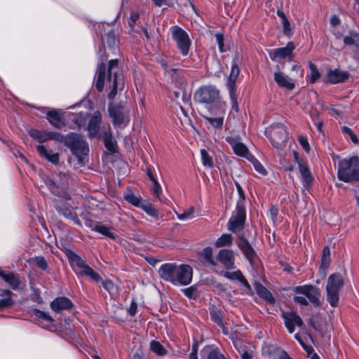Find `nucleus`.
I'll return each instance as SVG.
<instances>
[{
    "label": "nucleus",
    "instance_id": "nucleus-1",
    "mask_svg": "<svg viewBox=\"0 0 359 359\" xmlns=\"http://www.w3.org/2000/svg\"><path fill=\"white\" fill-rule=\"evenodd\" d=\"M118 69V60L114 59L109 61L107 67L105 62L102 61L97 65L96 69V88L98 92H102L104 87V81L107 79L111 88L107 96L111 100L116 97L118 90H121L124 87V82L121 75L118 74L116 71Z\"/></svg>",
    "mask_w": 359,
    "mask_h": 359
},
{
    "label": "nucleus",
    "instance_id": "nucleus-2",
    "mask_svg": "<svg viewBox=\"0 0 359 359\" xmlns=\"http://www.w3.org/2000/svg\"><path fill=\"white\" fill-rule=\"evenodd\" d=\"M158 272L162 279L173 285H189L193 276V270L189 265H177L176 263H165L161 265Z\"/></svg>",
    "mask_w": 359,
    "mask_h": 359
},
{
    "label": "nucleus",
    "instance_id": "nucleus-3",
    "mask_svg": "<svg viewBox=\"0 0 359 359\" xmlns=\"http://www.w3.org/2000/svg\"><path fill=\"white\" fill-rule=\"evenodd\" d=\"M337 177L345 182H359V157L353 156L339 161Z\"/></svg>",
    "mask_w": 359,
    "mask_h": 359
},
{
    "label": "nucleus",
    "instance_id": "nucleus-4",
    "mask_svg": "<svg viewBox=\"0 0 359 359\" xmlns=\"http://www.w3.org/2000/svg\"><path fill=\"white\" fill-rule=\"evenodd\" d=\"M62 142L70 149L72 154L77 158L79 163L83 164L84 157L89 152L88 144L83 137L78 133H70L67 136H64Z\"/></svg>",
    "mask_w": 359,
    "mask_h": 359
},
{
    "label": "nucleus",
    "instance_id": "nucleus-5",
    "mask_svg": "<svg viewBox=\"0 0 359 359\" xmlns=\"http://www.w3.org/2000/svg\"><path fill=\"white\" fill-rule=\"evenodd\" d=\"M344 285V278L339 273H334L329 276L326 285L327 300L332 306L336 307L338 305L339 290Z\"/></svg>",
    "mask_w": 359,
    "mask_h": 359
},
{
    "label": "nucleus",
    "instance_id": "nucleus-6",
    "mask_svg": "<svg viewBox=\"0 0 359 359\" xmlns=\"http://www.w3.org/2000/svg\"><path fill=\"white\" fill-rule=\"evenodd\" d=\"M219 97V91L215 86L208 85L200 87L194 93V99L196 102L210 104Z\"/></svg>",
    "mask_w": 359,
    "mask_h": 359
},
{
    "label": "nucleus",
    "instance_id": "nucleus-7",
    "mask_svg": "<svg viewBox=\"0 0 359 359\" xmlns=\"http://www.w3.org/2000/svg\"><path fill=\"white\" fill-rule=\"evenodd\" d=\"M269 139L275 148L278 149L284 148L287 140L286 126L280 123L272 125L269 130Z\"/></svg>",
    "mask_w": 359,
    "mask_h": 359
},
{
    "label": "nucleus",
    "instance_id": "nucleus-8",
    "mask_svg": "<svg viewBox=\"0 0 359 359\" xmlns=\"http://www.w3.org/2000/svg\"><path fill=\"white\" fill-rule=\"evenodd\" d=\"M245 218V205H242L241 202H237L236 210L233 212L227 223L228 230L235 233L243 230Z\"/></svg>",
    "mask_w": 359,
    "mask_h": 359
},
{
    "label": "nucleus",
    "instance_id": "nucleus-9",
    "mask_svg": "<svg viewBox=\"0 0 359 359\" xmlns=\"http://www.w3.org/2000/svg\"><path fill=\"white\" fill-rule=\"evenodd\" d=\"M293 291L297 294H302L306 296L314 306L318 307L320 306V292L318 287L312 285H305L294 287Z\"/></svg>",
    "mask_w": 359,
    "mask_h": 359
},
{
    "label": "nucleus",
    "instance_id": "nucleus-10",
    "mask_svg": "<svg viewBox=\"0 0 359 359\" xmlns=\"http://www.w3.org/2000/svg\"><path fill=\"white\" fill-rule=\"evenodd\" d=\"M172 38L176 41L177 47L183 55L189 53L191 41L187 33L182 28L175 26L172 32Z\"/></svg>",
    "mask_w": 359,
    "mask_h": 359
},
{
    "label": "nucleus",
    "instance_id": "nucleus-11",
    "mask_svg": "<svg viewBox=\"0 0 359 359\" xmlns=\"http://www.w3.org/2000/svg\"><path fill=\"white\" fill-rule=\"evenodd\" d=\"M109 116L115 126L121 127L126 123V114L124 107L119 103L111 102L108 107Z\"/></svg>",
    "mask_w": 359,
    "mask_h": 359
},
{
    "label": "nucleus",
    "instance_id": "nucleus-12",
    "mask_svg": "<svg viewBox=\"0 0 359 359\" xmlns=\"http://www.w3.org/2000/svg\"><path fill=\"white\" fill-rule=\"evenodd\" d=\"M29 135L34 139H36L40 142H44L51 140L62 143L64 140V135L57 132H48L46 130H38L32 129L29 131Z\"/></svg>",
    "mask_w": 359,
    "mask_h": 359
},
{
    "label": "nucleus",
    "instance_id": "nucleus-13",
    "mask_svg": "<svg viewBox=\"0 0 359 359\" xmlns=\"http://www.w3.org/2000/svg\"><path fill=\"white\" fill-rule=\"evenodd\" d=\"M53 202L54 206L59 213L62 214L65 218L72 220L79 226H82L81 222L78 218L77 215L73 212L69 207L65 203H61L57 200H55Z\"/></svg>",
    "mask_w": 359,
    "mask_h": 359
},
{
    "label": "nucleus",
    "instance_id": "nucleus-14",
    "mask_svg": "<svg viewBox=\"0 0 359 359\" xmlns=\"http://www.w3.org/2000/svg\"><path fill=\"white\" fill-rule=\"evenodd\" d=\"M239 241L238 242V246L244 254L245 258L250 262L252 263L257 257V254L248 241V239L243 236H238Z\"/></svg>",
    "mask_w": 359,
    "mask_h": 359
},
{
    "label": "nucleus",
    "instance_id": "nucleus-15",
    "mask_svg": "<svg viewBox=\"0 0 359 359\" xmlns=\"http://www.w3.org/2000/svg\"><path fill=\"white\" fill-rule=\"evenodd\" d=\"M282 317L285 320V325L288 330L290 333H292L294 330V325L298 327H302L304 325L303 320L294 312L283 313Z\"/></svg>",
    "mask_w": 359,
    "mask_h": 359
},
{
    "label": "nucleus",
    "instance_id": "nucleus-16",
    "mask_svg": "<svg viewBox=\"0 0 359 359\" xmlns=\"http://www.w3.org/2000/svg\"><path fill=\"white\" fill-rule=\"evenodd\" d=\"M73 306L72 301L66 297H57L50 303V308L56 313L70 310Z\"/></svg>",
    "mask_w": 359,
    "mask_h": 359
},
{
    "label": "nucleus",
    "instance_id": "nucleus-17",
    "mask_svg": "<svg viewBox=\"0 0 359 359\" xmlns=\"http://www.w3.org/2000/svg\"><path fill=\"white\" fill-rule=\"evenodd\" d=\"M349 73L347 72L339 71V69H330L327 74L325 83H338L344 82L349 78Z\"/></svg>",
    "mask_w": 359,
    "mask_h": 359
},
{
    "label": "nucleus",
    "instance_id": "nucleus-18",
    "mask_svg": "<svg viewBox=\"0 0 359 359\" xmlns=\"http://www.w3.org/2000/svg\"><path fill=\"white\" fill-rule=\"evenodd\" d=\"M217 259L224 264L226 269H231L234 267V255L231 250H220L217 255Z\"/></svg>",
    "mask_w": 359,
    "mask_h": 359
},
{
    "label": "nucleus",
    "instance_id": "nucleus-19",
    "mask_svg": "<svg viewBox=\"0 0 359 359\" xmlns=\"http://www.w3.org/2000/svg\"><path fill=\"white\" fill-rule=\"evenodd\" d=\"M102 140L104 147L111 154H115L118 152V146L116 142L113 140V136L111 132L110 126H108V127L104 130H103Z\"/></svg>",
    "mask_w": 359,
    "mask_h": 359
},
{
    "label": "nucleus",
    "instance_id": "nucleus-20",
    "mask_svg": "<svg viewBox=\"0 0 359 359\" xmlns=\"http://www.w3.org/2000/svg\"><path fill=\"white\" fill-rule=\"evenodd\" d=\"M101 121V113L99 111H95L88 126V135L90 138H93L97 135L100 130V125Z\"/></svg>",
    "mask_w": 359,
    "mask_h": 359
},
{
    "label": "nucleus",
    "instance_id": "nucleus-21",
    "mask_svg": "<svg viewBox=\"0 0 359 359\" xmlns=\"http://www.w3.org/2000/svg\"><path fill=\"white\" fill-rule=\"evenodd\" d=\"M295 46L292 42L287 43V46L283 48H279L271 50L269 53L270 58L272 60H276L278 57L285 58L290 56Z\"/></svg>",
    "mask_w": 359,
    "mask_h": 359
},
{
    "label": "nucleus",
    "instance_id": "nucleus-22",
    "mask_svg": "<svg viewBox=\"0 0 359 359\" xmlns=\"http://www.w3.org/2000/svg\"><path fill=\"white\" fill-rule=\"evenodd\" d=\"M46 184L48 186L49 190L55 196L63 198L66 200H69L70 196L67 192V190L65 187H61L56 184V182L52 179H47Z\"/></svg>",
    "mask_w": 359,
    "mask_h": 359
},
{
    "label": "nucleus",
    "instance_id": "nucleus-23",
    "mask_svg": "<svg viewBox=\"0 0 359 359\" xmlns=\"http://www.w3.org/2000/svg\"><path fill=\"white\" fill-rule=\"evenodd\" d=\"M36 151L42 158H44L49 162L55 165L59 163L60 156L58 153H53L51 149H48L44 145H38Z\"/></svg>",
    "mask_w": 359,
    "mask_h": 359
},
{
    "label": "nucleus",
    "instance_id": "nucleus-24",
    "mask_svg": "<svg viewBox=\"0 0 359 359\" xmlns=\"http://www.w3.org/2000/svg\"><path fill=\"white\" fill-rule=\"evenodd\" d=\"M46 115L48 121L55 128H62L65 126V123L62 115L55 109L48 111Z\"/></svg>",
    "mask_w": 359,
    "mask_h": 359
},
{
    "label": "nucleus",
    "instance_id": "nucleus-25",
    "mask_svg": "<svg viewBox=\"0 0 359 359\" xmlns=\"http://www.w3.org/2000/svg\"><path fill=\"white\" fill-rule=\"evenodd\" d=\"M274 81L281 88H285L287 90H292L294 88V83L291 81L287 76H285L280 72L274 73Z\"/></svg>",
    "mask_w": 359,
    "mask_h": 359
},
{
    "label": "nucleus",
    "instance_id": "nucleus-26",
    "mask_svg": "<svg viewBox=\"0 0 359 359\" xmlns=\"http://www.w3.org/2000/svg\"><path fill=\"white\" fill-rule=\"evenodd\" d=\"M238 58L233 60L228 81L229 90H236V81L239 75L240 69L238 65Z\"/></svg>",
    "mask_w": 359,
    "mask_h": 359
},
{
    "label": "nucleus",
    "instance_id": "nucleus-27",
    "mask_svg": "<svg viewBox=\"0 0 359 359\" xmlns=\"http://www.w3.org/2000/svg\"><path fill=\"white\" fill-rule=\"evenodd\" d=\"M255 289L257 294L270 304H274L276 301L271 292L259 283H255Z\"/></svg>",
    "mask_w": 359,
    "mask_h": 359
},
{
    "label": "nucleus",
    "instance_id": "nucleus-28",
    "mask_svg": "<svg viewBox=\"0 0 359 359\" xmlns=\"http://www.w3.org/2000/svg\"><path fill=\"white\" fill-rule=\"evenodd\" d=\"M201 356H206L207 359H226V357L220 353L218 348H212L206 346L201 351Z\"/></svg>",
    "mask_w": 359,
    "mask_h": 359
},
{
    "label": "nucleus",
    "instance_id": "nucleus-29",
    "mask_svg": "<svg viewBox=\"0 0 359 359\" xmlns=\"http://www.w3.org/2000/svg\"><path fill=\"white\" fill-rule=\"evenodd\" d=\"M0 277L13 290H16L19 286V276L13 272L6 273L4 271L0 270Z\"/></svg>",
    "mask_w": 359,
    "mask_h": 359
},
{
    "label": "nucleus",
    "instance_id": "nucleus-30",
    "mask_svg": "<svg viewBox=\"0 0 359 359\" xmlns=\"http://www.w3.org/2000/svg\"><path fill=\"white\" fill-rule=\"evenodd\" d=\"M67 257L71 265L76 266L81 270H84L88 266L85 260L73 251L69 250Z\"/></svg>",
    "mask_w": 359,
    "mask_h": 359
},
{
    "label": "nucleus",
    "instance_id": "nucleus-31",
    "mask_svg": "<svg viewBox=\"0 0 359 359\" xmlns=\"http://www.w3.org/2000/svg\"><path fill=\"white\" fill-rule=\"evenodd\" d=\"M299 170L303 177L304 186L306 187H310L312 184L313 178L309 168L304 162H299Z\"/></svg>",
    "mask_w": 359,
    "mask_h": 359
},
{
    "label": "nucleus",
    "instance_id": "nucleus-32",
    "mask_svg": "<svg viewBox=\"0 0 359 359\" xmlns=\"http://www.w3.org/2000/svg\"><path fill=\"white\" fill-rule=\"evenodd\" d=\"M201 261L204 264L208 263L210 265L215 266V262L212 256V248L211 247L205 248L202 252L198 253Z\"/></svg>",
    "mask_w": 359,
    "mask_h": 359
},
{
    "label": "nucleus",
    "instance_id": "nucleus-33",
    "mask_svg": "<svg viewBox=\"0 0 359 359\" xmlns=\"http://www.w3.org/2000/svg\"><path fill=\"white\" fill-rule=\"evenodd\" d=\"M277 15L282 20L283 34L287 36H291L292 34V29L291 27L290 22L288 20L287 18L286 17L285 14L284 13L283 11L281 9H278Z\"/></svg>",
    "mask_w": 359,
    "mask_h": 359
},
{
    "label": "nucleus",
    "instance_id": "nucleus-34",
    "mask_svg": "<svg viewBox=\"0 0 359 359\" xmlns=\"http://www.w3.org/2000/svg\"><path fill=\"white\" fill-rule=\"evenodd\" d=\"M210 315L211 320L214 323H215L218 326L221 327H224V325L223 323V316L222 314V311L219 309L212 306L210 310Z\"/></svg>",
    "mask_w": 359,
    "mask_h": 359
},
{
    "label": "nucleus",
    "instance_id": "nucleus-35",
    "mask_svg": "<svg viewBox=\"0 0 359 359\" xmlns=\"http://www.w3.org/2000/svg\"><path fill=\"white\" fill-rule=\"evenodd\" d=\"M93 231H97L100 233L111 239H115L116 238V236L110 231V229L109 227L103 225L100 222H95L94 226L93 227Z\"/></svg>",
    "mask_w": 359,
    "mask_h": 359
},
{
    "label": "nucleus",
    "instance_id": "nucleus-36",
    "mask_svg": "<svg viewBox=\"0 0 359 359\" xmlns=\"http://www.w3.org/2000/svg\"><path fill=\"white\" fill-rule=\"evenodd\" d=\"M123 198L127 202L135 206L139 207L141 205L140 196H135L130 188H127L126 191L124 193Z\"/></svg>",
    "mask_w": 359,
    "mask_h": 359
},
{
    "label": "nucleus",
    "instance_id": "nucleus-37",
    "mask_svg": "<svg viewBox=\"0 0 359 359\" xmlns=\"http://www.w3.org/2000/svg\"><path fill=\"white\" fill-rule=\"evenodd\" d=\"M344 43L347 46L354 45L356 47H359V34L353 31L349 32L348 36H346L344 38Z\"/></svg>",
    "mask_w": 359,
    "mask_h": 359
},
{
    "label": "nucleus",
    "instance_id": "nucleus-38",
    "mask_svg": "<svg viewBox=\"0 0 359 359\" xmlns=\"http://www.w3.org/2000/svg\"><path fill=\"white\" fill-rule=\"evenodd\" d=\"M80 276H86L91 278V280L99 283L102 280L101 276L95 272L91 267L88 266L84 270H81L79 272Z\"/></svg>",
    "mask_w": 359,
    "mask_h": 359
},
{
    "label": "nucleus",
    "instance_id": "nucleus-39",
    "mask_svg": "<svg viewBox=\"0 0 359 359\" xmlns=\"http://www.w3.org/2000/svg\"><path fill=\"white\" fill-rule=\"evenodd\" d=\"M233 243V237L231 234H222L215 242V246L220 248L223 246H231Z\"/></svg>",
    "mask_w": 359,
    "mask_h": 359
},
{
    "label": "nucleus",
    "instance_id": "nucleus-40",
    "mask_svg": "<svg viewBox=\"0 0 359 359\" xmlns=\"http://www.w3.org/2000/svg\"><path fill=\"white\" fill-rule=\"evenodd\" d=\"M102 40L107 43L109 47L113 48L116 45L117 38L114 29H111L102 37Z\"/></svg>",
    "mask_w": 359,
    "mask_h": 359
},
{
    "label": "nucleus",
    "instance_id": "nucleus-41",
    "mask_svg": "<svg viewBox=\"0 0 359 359\" xmlns=\"http://www.w3.org/2000/svg\"><path fill=\"white\" fill-rule=\"evenodd\" d=\"M151 350L158 355H164L166 354L167 351L163 346L158 341L153 340L150 343Z\"/></svg>",
    "mask_w": 359,
    "mask_h": 359
},
{
    "label": "nucleus",
    "instance_id": "nucleus-42",
    "mask_svg": "<svg viewBox=\"0 0 359 359\" xmlns=\"http://www.w3.org/2000/svg\"><path fill=\"white\" fill-rule=\"evenodd\" d=\"M141 208L149 215L158 219V211L150 203L141 204Z\"/></svg>",
    "mask_w": 359,
    "mask_h": 359
},
{
    "label": "nucleus",
    "instance_id": "nucleus-43",
    "mask_svg": "<svg viewBox=\"0 0 359 359\" xmlns=\"http://www.w3.org/2000/svg\"><path fill=\"white\" fill-rule=\"evenodd\" d=\"M204 118L215 129H221L223 126L224 118L222 117L212 118L203 116Z\"/></svg>",
    "mask_w": 359,
    "mask_h": 359
},
{
    "label": "nucleus",
    "instance_id": "nucleus-44",
    "mask_svg": "<svg viewBox=\"0 0 359 359\" xmlns=\"http://www.w3.org/2000/svg\"><path fill=\"white\" fill-rule=\"evenodd\" d=\"M249 161L252 163L255 169L260 174L265 175L267 174V172L266 169L264 168V166L261 164V163L256 159L254 156H250L248 158Z\"/></svg>",
    "mask_w": 359,
    "mask_h": 359
},
{
    "label": "nucleus",
    "instance_id": "nucleus-45",
    "mask_svg": "<svg viewBox=\"0 0 359 359\" xmlns=\"http://www.w3.org/2000/svg\"><path fill=\"white\" fill-rule=\"evenodd\" d=\"M15 304L12 297H7L0 299V312L12 307Z\"/></svg>",
    "mask_w": 359,
    "mask_h": 359
},
{
    "label": "nucleus",
    "instance_id": "nucleus-46",
    "mask_svg": "<svg viewBox=\"0 0 359 359\" xmlns=\"http://www.w3.org/2000/svg\"><path fill=\"white\" fill-rule=\"evenodd\" d=\"M32 314L33 316L38 318L43 319L50 323L54 321L53 318L51 316H50L48 313L37 309H34L32 310Z\"/></svg>",
    "mask_w": 359,
    "mask_h": 359
},
{
    "label": "nucleus",
    "instance_id": "nucleus-47",
    "mask_svg": "<svg viewBox=\"0 0 359 359\" xmlns=\"http://www.w3.org/2000/svg\"><path fill=\"white\" fill-rule=\"evenodd\" d=\"M233 149L236 154L242 157L247 156V154L248 153V149L247 147L241 142H239L238 144H236L235 147L233 148Z\"/></svg>",
    "mask_w": 359,
    "mask_h": 359
},
{
    "label": "nucleus",
    "instance_id": "nucleus-48",
    "mask_svg": "<svg viewBox=\"0 0 359 359\" xmlns=\"http://www.w3.org/2000/svg\"><path fill=\"white\" fill-rule=\"evenodd\" d=\"M201 154L203 164L206 167L212 168L213 162L208 151L205 149H201Z\"/></svg>",
    "mask_w": 359,
    "mask_h": 359
},
{
    "label": "nucleus",
    "instance_id": "nucleus-49",
    "mask_svg": "<svg viewBox=\"0 0 359 359\" xmlns=\"http://www.w3.org/2000/svg\"><path fill=\"white\" fill-rule=\"evenodd\" d=\"M217 43L219 46V49L221 53L226 52L229 50V47L226 46L224 45V34L221 33H218L215 35Z\"/></svg>",
    "mask_w": 359,
    "mask_h": 359
},
{
    "label": "nucleus",
    "instance_id": "nucleus-50",
    "mask_svg": "<svg viewBox=\"0 0 359 359\" xmlns=\"http://www.w3.org/2000/svg\"><path fill=\"white\" fill-rule=\"evenodd\" d=\"M309 68L311 72L310 82L313 83L320 77V73L318 70L317 67L311 62L309 64Z\"/></svg>",
    "mask_w": 359,
    "mask_h": 359
},
{
    "label": "nucleus",
    "instance_id": "nucleus-51",
    "mask_svg": "<svg viewBox=\"0 0 359 359\" xmlns=\"http://www.w3.org/2000/svg\"><path fill=\"white\" fill-rule=\"evenodd\" d=\"M182 292L189 299H196L198 297L197 288L194 285L183 289Z\"/></svg>",
    "mask_w": 359,
    "mask_h": 359
},
{
    "label": "nucleus",
    "instance_id": "nucleus-52",
    "mask_svg": "<svg viewBox=\"0 0 359 359\" xmlns=\"http://www.w3.org/2000/svg\"><path fill=\"white\" fill-rule=\"evenodd\" d=\"M33 262L36 266L41 270H46L48 268V264L45 258L42 256L35 257L33 258Z\"/></svg>",
    "mask_w": 359,
    "mask_h": 359
},
{
    "label": "nucleus",
    "instance_id": "nucleus-53",
    "mask_svg": "<svg viewBox=\"0 0 359 359\" xmlns=\"http://www.w3.org/2000/svg\"><path fill=\"white\" fill-rule=\"evenodd\" d=\"M341 132L343 133H346V134L350 136L351 141L354 144L358 143L359 140H358V136L353 132V130L350 128H348L347 126H343L341 128Z\"/></svg>",
    "mask_w": 359,
    "mask_h": 359
},
{
    "label": "nucleus",
    "instance_id": "nucleus-54",
    "mask_svg": "<svg viewBox=\"0 0 359 359\" xmlns=\"http://www.w3.org/2000/svg\"><path fill=\"white\" fill-rule=\"evenodd\" d=\"M274 353L276 355V357H274L273 359H293L285 350L280 348H276L274 351Z\"/></svg>",
    "mask_w": 359,
    "mask_h": 359
},
{
    "label": "nucleus",
    "instance_id": "nucleus-55",
    "mask_svg": "<svg viewBox=\"0 0 359 359\" xmlns=\"http://www.w3.org/2000/svg\"><path fill=\"white\" fill-rule=\"evenodd\" d=\"M320 318L319 316H313L310 320V323L311 326L315 329V330L322 332L321 325L320 323Z\"/></svg>",
    "mask_w": 359,
    "mask_h": 359
},
{
    "label": "nucleus",
    "instance_id": "nucleus-56",
    "mask_svg": "<svg viewBox=\"0 0 359 359\" xmlns=\"http://www.w3.org/2000/svg\"><path fill=\"white\" fill-rule=\"evenodd\" d=\"M229 95L232 103V109L236 111H238L239 107L237 101V95L236 94V90H229Z\"/></svg>",
    "mask_w": 359,
    "mask_h": 359
},
{
    "label": "nucleus",
    "instance_id": "nucleus-57",
    "mask_svg": "<svg viewBox=\"0 0 359 359\" xmlns=\"http://www.w3.org/2000/svg\"><path fill=\"white\" fill-rule=\"evenodd\" d=\"M243 273L240 270L233 272H226L224 276L230 280H238L242 277Z\"/></svg>",
    "mask_w": 359,
    "mask_h": 359
},
{
    "label": "nucleus",
    "instance_id": "nucleus-58",
    "mask_svg": "<svg viewBox=\"0 0 359 359\" xmlns=\"http://www.w3.org/2000/svg\"><path fill=\"white\" fill-rule=\"evenodd\" d=\"M298 141L302 147L305 150L306 152H309L310 151V146L308 142V140L304 136H299L298 137Z\"/></svg>",
    "mask_w": 359,
    "mask_h": 359
},
{
    "label": "nucleus",
    "instance_id": "nucleus-59",
    "mask_svg": "<svg viewBox=\"0 0 359 359\" xmlns=\"http://www.w3.org/2000/svg\"><path fill=\"white\" fill-rule=\"evenodd\" d=\"M330 263V258L322 257L320 271H323L324 276H325V271L328 269Z\"/></svg>",
    "mask_w": 359,
    "mask_h": 359
},
{
    "label": "nucleus",
    "instance_id": "nucleus-60",
    "mask_svg": "<svg viewBox=\"0 0 359 359\" xmlns=\"http://www.w3.org/2000/svg\"><path fill=\"white\" fill-rule=\"evenodd\" d=\"M236 187L237 191L239 194V198H240L239 200L238 201V202H241L242 205H244V201H245L244 191H243L241 186L239 184V183L236 182Z\"/></svg>",
    "mask_w": 359,
    "mask_h": 359
},
{
    "label": "nucleus",
    "instance_id": "nucleus-61",
    "mask_svg": "<svg viewBox=\"0 0 359 359\" xmlns=\"http://www.w3.org/2000/svg\"><path fill=\"white\" fill-rule=\"evenodd\" d=\"M140 15L137 13H132L128 20V25L130 27H133L136 23V21L139 19Z\"/></svg>",
    "mask_w": 359,
    "mask_h": 359
},
{
    "label": "nucleus",
    "instance_id": "nucleus-62",
    "mask_svg": "<svg viewBox=\"0 0 359 359\" xmlns=\"http://www.w3.org/2000/svg\"><path fill=\"white\" fill-rule=\"evenodd\" d=\"M153 183H154V188H153L154 194L160 199L159 194L161 192V185L159 184L157 180H155L154 181H153Z\"/></svg>",
    "mask_w": 359,
    "mask_h": 359
},
{
    "label": "nucleus",
    "instance_id": "nucleus-63",
    "mask_svg": "<svg viewBox=\"0 0 359 359\" xmlns=\"http://www.w3.org/2000/svg\"><path fill=\"white\" fill-rule=\"evenodd\" d=\"M137 310V305L136 302L133 300L130 305L129 309H128V313L131 316H135Z\"/></svg>",
    "mask_w": 359,
    "mask_h": 359
},
{
    "label": "nucleus",
    "instance_id": "nucleus-64",
    "mask_svg": "<svg viewBox=\"0 0 359 359\" xmlns=\"http://www.w3.org/2000/svg\"><path fill=\"white\" fill-rule=\"evenodd\" d=\"M102 286L106 290L110 292L114 289V285L111 280L107 279L102 282Z\"/></svg>",
    "mask_w": 359,
    "mask_h": 359
}]
</instances>
